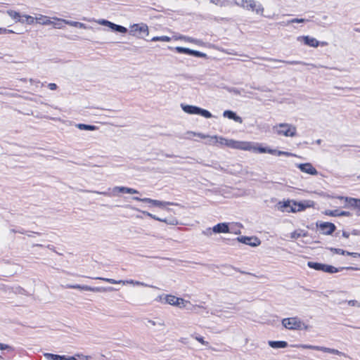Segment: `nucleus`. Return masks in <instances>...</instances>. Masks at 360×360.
I'll return each instance as SVG.
<instances>
[{
    "label": "nucleus",
    "instance_id": "nucleus-1",
    "mask_svg": "<svg viewBox=\"0 0 360 360\" xmlns=\"http://www.w3.org/2000/svg\"><path fill=\"white\" fill-rule=\"evenodd\" d=\"M311 205L309 202L307 203L297 202L295 200H288L286 201L279 202L278 203V209L284 212H297L304 210L307 207H309Z\"/></svg>",
    "mask_w": 360,
    "mask_h": 360
},
{
    "label": "nucleus",
    "instance_id": "nucleus-2",
    "mask_svg": "<svg viewBox=\"0 0 360 360\" xmlns=\"http://www.w3.org/2000/svg\"><path fill=\"white\" fill-rule=\"evenodd\" d=\"M273 130L278 136L295 137L297 135V128L289 123H279L273 127Z\"/></svg>",
    "mask_w": 360,
    "mask_h": 360
},
{
    "label": "nucleus",
    "instance_id": "nucleus-3",
    "mask_svg": "<svg viewBox=\"0 0 360 360\" xmlns=\"http://www.w3.org/2000/svg\"><path fill=\"white\" fill-rule=\"evenodd\" d=\"M307 266L309 268L314 269L315 270L322 271L323 272H327V273H330V274L337 273L342 269H354V268L351 267V266L336 268L331 265H328V264H324L314 262H308Z\"/></svg>",
    "mask_w": 360,
    "mask_h": 360
},
{
    "label": "nucleus",
    "instance_id": "nucleus-4",
    "mask_svg": "<svg viewBox=\"0 0 360 360\" xmlns=\"http://www.w3.org/2000/svg\"><path fill=\"white\" fill-rule=\"evenodd\" d=\"M181 107L185 112L190 115H200L205 118H211L212 117L210 112L195 105L181 104Z\"/></svg>",
    "mask_w": 360,
    "mask_h": 360
},
{
    "label": "nucleus",
    "instance_id": "nucleus-5",
    "mask_svg": "<svg viewBox=\"0 0 360 360\" xmlns=\"http://www.w3.org/2000/svg\"><path fill=\"white\" fill-rule=\"evenodd\" d=\"M66 288L69 289H79L86 291H91V292H106V291H113L115 290V289L112 287H91L89 285H72V284H68L65 286Z\"/></svg>",
    "mask_w": 360,
    "mask_h": 360
},
{
    "label": "nucleus",
    "instance_id": "nucleus-6",
    "mask_svg": "<svg viewBox=\"0 0 360 360\" xmlns=\"http://www.w3.org/2000/svg\"><path fill=\"white\" fill-rule=\"evenodd\" d=\"M94 279H98V280H101V281H105L107 283H111V284H120V283H122L123 285L124 284H132V285H140V286H144V287H150V288H155L154 286L153 285H150L147 283H145L143 282H141V281H134V280H126V281H123V280H115V279H112V278H103V277H96V278H94Z\"/></svg>",
    "mask_w": 360,
    "mask_h": 360
},
{
    "label": "nucleus",
    "instance_id": "nucleus-7",
    "mask_svg": "<svg viewBox=\"0 0 360 360\" xmlns=\"http://www.w3.org/2000/svg\"><path fill=\"white\" fill-rule=\"evenodd\" d=\"M282 325L288 330H300L304 323L298 317L295 316L283 319Z\"/></svg>",
    "mask_w": 360,
    "mask_h": 360
},
{
    "label": "nucleus",
    "instance_id": "nucleus-8",
    "mask_svg": "<svg viewBox=\"0 0 360 360\" xmlns=\"http://www.w3.org/2000/svg\"><path fill=\"white\" fill-rule=\"evenodd\" d=\"M132 199L136 200V201H140V202H148V203H150L153 206H156V207H165V205H178L177 203H174V202H166V201H160V200H153V199L148 198H141L139 197L135 196V197H133Z\"/></svg>",
    "mask_w": 360,
    "mask_h": 360
},
{
    "label": "nucleus",
    "instance_id": "nucleus-9",
    "mask_svg": "<svg viewBox=\"0 0 360 360\" xmlns=\"http://www.w3.org/2000/svg\"><path fill=\"white\" fill-rule=\"evenodd\" d=\"M250 146V142L247 141H238L233 139H228L226 146L231 148L234 149H240L243 150H246L247 149H250L248 147Z\"/></svg>",
    "mask_w": 360,
    "mask_h": 360
},
{
    "label": "nucleus",
    "instance_id": "nucleus-10",
    "mask_svg": "<svg viewBox=\"0 0 360 360\" xmlns=\"http://www.w3.org/2000/svg\"><path fill=\"white\" fill-rule=\"evenodd\" d=\"M317 226L324 235H331L336 229L335 225L330 222H321Z\"/></svg>",
    "mask_w": 360,
    "mask_h": 360
},
{
    "label": "nucleus",
    "instance_id": "nucleus-11",
    "mask_svg": "<svg viewBox=\"0 0 360 360\" xmlns=\"http://www.w3.org/2000/svg\"><path fill=\"white\" fill-rule=\"evenodd\" d=\"M341 200H345V202L351 207L356 209V214L360 217V199L348 198V197H339Z\"/></svg>",
    "mask_w": 360,
    "mask_h": 360
},
{
    "label": "nucleus",
    "instance_id": "nucleus-12",
    "mask_svg": "<svg viewBox=\"0 0 360 360\" xmlns=\"http://www.w3.org/2000/svg\"><path fill=\"white\" fill-rule=\"evenodd\" d=\"M237 240L242 243L252 247H257L260 244V240L257 237L240 236L237 238Z\"/></svg>",
    "mask_w": 360,
    "mask_h": 360
},
{
    "label": "nucleus",
    "instance_id": "nucleus-13",
    "mask_svg": "<svg viewBox=\"0 0 360 360\" xmlns=\"http://www.w3.org/2000/svg\"><path fill=\"white\" fill-rule=\"evenodd\" d=\"M297 167L304 173H307L311 175H317L318 172L313 167V165L311 163H302V164H297Z\"/></svg>",
    "mask_w": 360,
    "mask_h": 360
},
{
    "label": "nucleus",
    "instance_id": "nucleus-14",
    "mask_svg": "<svg viewBox=\"0 0 360 360\" xmlns=\"http://www.w3.org/2000/svg\"><path fill=\"white\" fill-rule=\"evenodd\" d=\"M245 9L255 11L257 14H262L264 11L262 4L256 2L255 0H248Z\"/></svg>",
    "mask_w": 360,
    "mask_h": 360
},
{
    "label": "nucleus",
    "instance_id": "nucleus-15",
    "mask_svg": "<svg viewBox=\"0 0 360 360\" xmlns=\"http://www.w3.org/2000/svg\"><path fill=\"white\" fill-rule=\"evenodd\" d=\"M299 41H302L304 44L310 46V47H318L320 44V42L315 38L311 37L309 36H302L297 38Z\"/></svg>",
    "mask_w": 360,
    "mask_h": 360
},
{
    "label": "nucleus",
    "instance_id": "nucleus-16",
    "mask_svg": "<svg viewBox=\"0 0 360 360\" xmlns=\"http://www.w3.org/2000/svg\"><path fill=\"white\" fill-rule=\"evenodd\" d=\"M44 356L47 360H77L74 356H66L65 355L53 354L51 353H45Z\"/></svg>",
    "mask_w": 360,
    "mask_h": 360
},
{
    "label": "nucleus",
    "instance_id": "nucleus-17",
    "mask_svg": "<svg viewBox=\"0 0 360 360\" xmlns=\"http://www.w3.org/2000/svg\"><path fill=\"white\" fill-rule=\"evenodd\" d=\"M248 147L250 149H247L246 150L253 151L255 153H268L269 151V148L263 147L259 143L250 142V146H248Z\"/></svg>",
    "mask_w": 360,
    "mask_h": 360
},
{
    "label": "nucleus",
    "instance_id": "nucleus-18",
    "mask_svg": "<svg viewBox=\"0 0 360 360\" xmlns=\"http://www.w3.org/2000/svg\"><path fill=\"white\" fill-rule=\"evenodd\" d=\"M212 231L214 233H229V227L228 223H219L212 227Z\"/></svg>",
    "mask_w": 360,
    "mask_h": 360
},
{
    "label": "nucleus",
    "instance_id": "nucleus-19",
    "mask_svg": "<svg viewBox=\"0 0 360 360\" xmlns=\"http://www.w3.org/2000/svg\"><path fill=\"white\" fill-rule=\"evenodd\" d=\"M116 192L125 193H129V194L139 193V191H137L134 188L124 187V186H115L112 188V195H115Z\"/></svg>",
    "mask_w": 360,
    "mask_h": 360
},
{
    "label": "nucleus",
    "instance_id": "nucleus-20",
    "mask_svg": "<svg viewBox=\"0 0 360 360\" xmlns=\"http://www.w3.org/2000/svg\"><path fill=\"white\" fill-rule=\"evenodd\" d=\"M223 116L224 117H227L230 120H233L235 122H238L240 124H241L243 122L242 118L240 116L237 115L236 114V112H234L233 111H231V110H227L224 111Z\"/></svg>",
    "mask_w": 360,
    "mask_h": 360
},
{
    "label": "nucleus",
    "instance_id": "nucleus-21",
    "mask_svg": "<svg viewBox=\"0 0 360 360\" xmlns=\"http://www.w3.org/2000/svg\"><path fill=\"white\" fill-rule=\"evenodd\" d=\"M131 29H132L133 32H139V33H144V34H146V36H148L149 34L148 27L146 24H143V23L141 25L134 24V25H132Z\"/></svg>",
    "mask_w": 360,
    "mask_h": 360
},
{
    "label": "nucleus",
    "instance_id": "nucleus-22",
    "mask_svg": "<svg viewBox=\"0 0 360 360\" xmlns=\"http://www.w3.org/2000/svg\"><path fill=\"white\" fill-rule=\"evenodd\" d=\"M35 20L37 23L42 25H51V18L43 15L41 14H38L35 17Z\"/></svg>",
    "mask_w": 360,
    "mask_h": 360
},
{
    "label": "nucleus",
    "instance_id": "nucleus-23",
    "mask_svg": "<svg viewBox=\"0 0 360 360\" xmlns=\"http://www.w3.org/2000/svg\"><path fill=\"white\" fill-rule=\"evenodd\" d=\"M6 13L15 22H20L21 23L25 22V20L22 18V17L20 15V13L13 10H8Z\"/></svg>",
    "mask_w": 360,
    "mask_h": 360
},
{
    "label": "nucleus",
    "instance_id": "nucleus-24",
    "mask_svg": "<svg viewBox=\"0 0 360 360\" xmlns=\"http://www.w3.org/2000/svg\"><path fill=\"white\" fill-rule=\"evenodd\" d=\"M269 345L274 349L285 348L288 347V342L285 341H273L268 342Z\"/></svg>",
    "mask_w": 360,
    "mask_h": 360
},
{
    "label": "nucleus",
    "instance_id": "nucleus-25",
    "mask_svg": "<svg viewBox=\"0 0 360 360\" xmlns=\"http://www.w3.org/2000/svg\"><path fill=\"white\" fill-rule=\"evenodd\" d=\"M267 60L270 61H276V62H282L284 63L290 64V65H309V63H304L303 61L300 60H276L273 58H267ZM310 65L314 66V65L310 64Z\"/></svg>",
    "mask_w": 360,
    "mask_h": 360
},
{
    "label": "nucleus",
    "instance_id": "nucleus-26",
    "mask_svg": "<svg viewBox=\"0 0 360 360\" xmlns=\"http://www.w3.org/2000/svg\"><path fill=\"white\" fill-rule=\"evenodd\" d=\"M268 153L274 155H277V156H281V155H285L286 157L295 156V155H294L293 153H291L290 152L281 151V150H278L276 149H271V148H269Z\"/></svg>",
    "mask_w": 360,
    "mask_h": 360
},
{
    "label": "nucleus",
    "instance_id": "nucleus-27",
    "mask_svg": "<svg viewBox=\"0 0 360 360\" xmlns=\"http://www.w3.org/2000/svg\"><path fill=\"white\" fill-rule=\"evenodd\" d=\"M321 352H328V353H330V354H336V355H339V356H347V355L338 350V349H332V348H328V347H322V349H321Z\"/></svg>",
    "mask_w": 360,
    "mask_h": 360
},
{
    "label": "nucleus",
    "instance_id": "nucleus-28",
    "mask_svg": "<svg viewBox=\"0 0 360 360\" xmlns=\"http://www.w3.org/2000/svg\"><path fill=\"white\" fill-rule=\"evenodd\" d=\"M178 300L179 297L173 295H167L166 304L176 307V305L179 304Z\"/></svg>",
    "mask_w": 360,
    "mask_h": 360
},
{
    "label": "nucleus",
    "instance_id": "nucleus-29",
    "mask_svg": "<svg viewBox=\"0 0 360 360\" xmlns=\"http://www.w3.org/2000/svg\"><path fill=\"white\" fill-rule=\"evenodd\" d=\"M76 127L80 130H88V131H94L97 129V127L95 125H90L86 124H77Z\"/></svg>",
    "mask_w": 360,
    "mask_h": 360
},
{
    "label": "nucleus",
    "instance_id": "nucleus-30",
    "mask_svg": "<svg viewBox=\"0 0 360 360\" xmlns=\"http://www.w3.org/2000/svg\"><path fill=\"white\" fill-rule=\"evenodd\" d=\"M52 19L56 21V23H54V28L56 29L63 28V25L66 24V22H68L67 20L58 18L56 17H53Z\"/></svg>",
    "mask_w": 360,
    "mask_h": 360
},
{
    "label": "nucleus",
    "instance_id": "nucleus-31",
    "mask_svg": "<svg viewBox=\"0 0 360 360\" xmlns=\"http://www.w3.org/2000/svg\"><path fill=\"white\" fill-rule=\"evenodd\" d=\"M110 29H112L114 31L120 32V33H126L127 32V29L122 25H116L113 22H112V25H110Z\"/></svg>",
    "mask_w": 360,
    "mask_h": 360
},
{
    "label": "nucleus",
    "instance_id": "nucleus-32",
    "mask_svg": "<svg viewBox=\"0 0 360 360\" xmlns=\"http://www.w3.org/2000/svg\"><path fill=\"white\" fill-rule=\"evenodd\" d=\"M66 25H70L72 27H79V28H82V29L86 28V25L85 24H84L82 22H76V21L68 20V22H66Z\"/></svg>",
    "mask_w": 360,
    "mask_h": 360
},
{
    "label": "nucleus",
    "instance_id": "nucleus-33",
    "mask_svg": "<svg viewBox=\"0 0 360 360\" xmlns=\"http://www.w3.org/2000/svg\"><path fill=\"white\" fill-rule=\"evenodd\" d=\"M151 41L169 42L171 41V38L167 36L154 37L151 39Z\"/></svg>",
    "mask_w": 360,
    "mask_h": 360
},
{
    "label": "nucleus",
    "instance_id": "nucleus-34",
    "mask_svg": "<svg viewBox=\"0 0 360 360\" xmlns=\"http://www.w3.org/2000/svg\"><path fill=\"white\" fill-rule=\"evenodd\" d=\"M176 51L179 53L191 55L192 49H190L188 48L177 46L176 47Z\"/></svg>",
    "mask_w": 360,
    "mask_h": 360
},
{
    "label": "nucleus",
    "instance_id": "nucleus-35",
    "mask_svg": "<svg viewBox=\"0 0 360 360\" xmlns=\"http://www.w3.org/2000/svg\"><path fill=\"white\" fill-rule=\"evenodd\" d=\"M179 304L176 305V307H178L179 308H186L187 304H190V302L188 300H185L183 298L179 297L178 300Z\"/></svg>",
    "mask_w": 360,
    "mask_h": 360
},
{
    "label": "nucleus",
    "instance_id": "nucleus-36",
    "mask_svg": "<svg viewBox=\"0 0 360 360\" xmlns=\"http://www.w3.org/2000/svg\"><path fill=\"white\" fill-rule=\"evenodd\" d=\"M159 221H162V222H165L167 224H169V225H176L178 224V220L175 218H171V219H162L161 218V220H159Z\"/></svg>",
    "mask_w": 360,
    "mask_h": 360
},
{
    "label": "nucleus",
    "instance_id": "nucleus-37",
    "mask_svg": "<svg viewBox=\"0 0 360 360\" xmlns=\"http://www.w3.org/2000/svg\"><path fill=\"white\" fill-rule=\"evenodd\" d=\"M309 20L304 18H292L287 21V25H290L292 23H301L308 22Z\"/></svg>",
    "mask_w": 360,
    "mask_h": 360
},
{
    "label": "nucleus",
    "instance_id": "nucleus-38",
    "mask_svg": "<svg viewBox=\"0 0 360 360\" xmlns=\"http://www.w3.org/2000/svg\"><path fill=\"white\" fill-rule=\"evenodd\" d=\"M323 214L326 215H328V216H331V217H339V210H326L323 212Z\"/></svg>",
    "mask_w": 360,
    "mask_h": 360
},
{
    "label": "nucleus",
    "instance_id": "nucleus-39",
    "mask_svg": "<svg viewBox=\"0 0 360 360\" xmlns=\"http://www.w3.org/2000/svg\"><path fill=\"white\" fill-rule=\"evenodd\" d=\"M248 3V0H234V4L238 6H240L243 8L247 7V4Z\"/></svg>",
    "mask_w": 360,
    "mask_h": 360
},
{
    "label": "nucleus",
    "instance_id": "nucleus-40",
    "mask_svg": "<svg viewBox=\"0 0 360 360\" xmlns=\"http://www.w3.org/2000/svg\"><path fill=\"white\" fill-rule=\"evenodd\" d=\"M207 138L208 139V140L206 142V143L209 144V145L215 144L218 141V136H208V137H207Z\"/></svg>",
    "mask_w": 360,
    "mask_h": 360
},
{
    "label": "nucleus",
    "instance_id": "nucleus-41",
    "mask_svg": "<svg viewBox=\"0 0 360 360\" xmlns=\"http://www.w3.org/2000/svg\"><path fill=\"white\" fill-rule=\"evenodd\" d=\"M191 56H193L195 57H198V58H207V55L205 53L198 51H195V50L191 51Z\"/></svg>",
    "mask_w": 360,
    "mask_h": 360
},
{
    "label": "nucleus",
    "instance_id": "nucleus-42",
    "mask_svg": "<svg viewBox=\"0 0 360 360\" xmlns=\"http://www.w3.org/2000/svg\"><path fill=\"white\" fill-rule=\"evenodd\" d=\"M331 252H333V253H335V254H340V255H346L347 253V251L342 250V249H340V248H328Z\"/></svg>",
    "mask_w": 360,
    "mask_h": 360
},
{
    "label": "nucleus",
    "instance_id": "nucleus-43",
    "mask_svg": "<svg viewBox=\"0 0 360 360\" xmlns=\"http://www.w3.org/2000/svg\"><path fill=\"white\" fill-rule=\"evenodd\" d=\"M166 297L167 295L162 294L159 296H158L155 300L158 302H160L162 304H166Z\"/></svg>",
    "mask_w": 360,
    "mask_h": 360
},
{
    "label": "nucleus",
    "instance_id": "nucleus-44",
    "mask_svg": "<svg viewBox=\"0 0 360 360\" xmlns=\"http://www.w3.org/2000/svg\"><path fill=\"white\" fill-rule=\"evenodd\" d=\"M22 17L25 18V22L26 21L29 25L33 24L35 20V18L28 15H23Z\"/></svg>",
    "mask_w": 360,
    "mask_h": 360
},
{
    "label": "nucleus",
    "instance_id": "nucleus-45",
    "mask_svg": "<svg viewBox=\"0 0 360 360\" xmlns=\"http://www.w3.org/2000/svg\"><path fill=\"white\" fill-rule=\"evenodd\" d=\"M144 215H146L155 220H157V221H159V220H161V218L147 212V211H141Z\"/></svg>",
    "mask_w": 360,
    "mask_h": 360
},
{
    "label": "nucleus",
    "instance_id": "nucleus-46",
    "mask_svg": "<svg viewBox=\"0 0 360 360\" xmlns=\"http://www.w3.org/2000/svg\"><path fill=\"white\" fill-rule=\"evenodd\" d=\"M228 139L221 136H218V141L217 143H219L220 146H226Z\"/></svg>",
    "mask_w": 360,
    "mask_h": 360
},
{
    "label": "nucleus",
    "instance_id": "nucleus-47",
    "mask_svg": "<svg viewBox=\"0 0 360 360\" xmlns=\"http://www.w3.org/2000/svg\"><path fill=\"white\" fill-rule=\"evenodd\" d=\"M99 25H105V26H108L109 27H110V25H112V22L110 21H108L107 20H104V19H102V20H98L97 22Z\"/></svg>",
    "mask_w": 360,
    "mask_h": 360
},
{
    "label": "nucleus",
    "instance_id": "nucleus-48",
    "mask_svg": "<svg viewBox=\"0 0 360 360\" xmlns=\"http://www.w3.org/2000/svg\"><path fill=\"white\" fill-rule=\"evenodd\" d=\"M194 338L198 341L199 342H200L202 345H205V346H208L209 345V342H207V341H205L203 338L202 337H200V336H195Z\"/></svg>",
    "mask_w": 360,
    "mask_h": 360
},
{
    "label": "nucleus",
    "instance_id": "nucleus-49",
    "mask_svg": "<svg viewBox=\"0 0 360 360\" xmlns=\"http://www.w3.org/2000/svg\"><path fill=\"white\" fill-rule=\"evenodd\" d=\"M188 134H193V135L197 136L201 139H206L207 137H208L207 135L203 134L202 133H195V132H193V131H188Z\"/></svg>",
    "mask_w": 360,
    "mask_h": 360
},
{
    "label": "nucleus",
    "instance_id": "nucleus-50",
    "mask_svg": "<svg viewBox=\"0 0 360 360\" xmlns=\"http://www.w3.org/2000/svg\"><path fill=\"white\" fill-rule=\"evenodd\" d=\"M202 233L205 236H210L212 235V233H213L212 228H207L205 230L202 231Z\"/></svg>",
    "mask_w": 360,
    "mask_h": 360
},
{
    "label": "nucleus",
    "instance_id": "nucleus-51",
    "mask_svg": "<svg viewBox=\"0 0 360 360\" xmlns=\"http://www.w3.org/2000/svg\"><path fill=\"white\" fill-rule=\"evenodd\" d=\"M0 349H1V350L9 349V350L13 351V348L11 347V346H9L8 345L0 343Z\"/></svg>",
    "mask_w": 360,
    "mask_h": 360
},
{
    "label": "nucleus",
    "instance_id": "nucleus-52",
    "mask_svg": "<svg viewBox=\"0 0 360 360\" xmlns=\"http://www.w3.org/2000/svg\"><path fill=\"white\" fill-rule=\"evenodd\" d=\"M210 2L219 6H223L225 5L224 1L221 0H210Z\"/></svg>",
    "mask_w": 360,
    "mask_h": 360
},
{
    "label": "nucleus",
    "instance_id": "nucleus-53",
    "mask_svg": "<svg viewBox=\"0 0 360 360\" xmlns=\"http://www.w3.org/2000/svg\"><path fill=\"white\" fill-rule=\"evenodd\" d=\"M6 33H14V32L11 30H7L6 28L0 27V34H4Z\"/></svg>",
    "mask_w": 360,
    "mask_h": 360
},
{
    "label": "nucleus",
    "instance_id": "nucleus-54",
    "mask_svg": "<svg viewBox=\"0 0 360 360\" xmlns=\"http://www.w3.org/2000/svg\"><path fill=\"white\" fill-rule=\"evenodd\" d=\"M347 303L349 306H356L360 307V303H359L356 300H349Z\"/></svg>",
    "mask_w": 360,
    "mask_h": 360
},
{
    "label": "nucleus",
    "instance_id": "nucleus-55",
    "mask_svg": "<svg viewBox=\"0 0 360 360\" xmlns=\"http://www.w3.org/2000/svg\"><path fill=\"white\" fill-rule=\"evenodd\" d=\"M352 214L349 212L347 211H339V217L343 216V217H350Z\"/></svg>",
    "mask_w": 360,
    "mask_h": 360
},
{
    "label": "nucleus",
    "instance_id": "nucleus-56",
    "mask_svg": "<svg viewBox=\"0 0 360 360\" xmlns=\"http://www.w3.org/2000/svg\"><path fill=\"white\" fill-rule=\"evenodd\" d=\"M92 193H97V194H101V195H106V196H111V194L109 192H107V191H92Z\"/></svg>",
    "mask_w": 360,
    "mask_h": 360
},
{
    "label": "nucleus",
    "instance_id": "nucleus-57",
    "mask_svg": "<svg viewBox=\"0 0 360 360\" xmlns=\"http://www.w3.org/2000/svg\"><path fill=\"white\" fill-rule=\"evenodd\" d=\"M346 255H351L354 257H360V254L359 253H357V252H347Z\"/></svg>",
    "mask_w": 360,
    "mask_h": 360
},
{
    "label": "nucleus",
    "instance_id": "nucleus-58",
    "mask_svg": "<svg viewBox=\"0 0 360 360\" xmlns=\"http://www.w3.org/2000/svg\"><path fill=\"white\" fill-rule=\"evenodd\" d=\"M48 86L51 90H56L57 89V85L55 83H49Z\"/></svg>",
    "mask_w": 360,
    "mask_h": 360
},
{
    "label": "nucleus",
    "instance_id": "nucleus-59",
    "mask_svg": "<svg viewBox=\"0 0 360 360\" xmlns=\"http://www.w3.org/2000/svg\"><path fill=\"white\" fill-rule=\"evenodd\" d=\"M12 231L14 232V233H22V234L25 233V231L23 229H19V230H17V231L12 230Z\"/></svg>",
    "mask_w": 360,
    "mask_h": 360
},
{
    "label": "nucleus",
    "instance_id": "nucleus-60",
    "mask_svg": "<svg viewBox=\"0 0 360 360\" xmlns=\"http://www.w3.org/2000/svg\"><path fill=\"white\" fill-rule=\"evenodd\" d=\"M321 349H322V347L321 346H314L313 345L312 349L321 351Z\"/></svg>",
    "mask_w": 360,
    "mask_h": 360
},
{
    "label": "nucleus",
    "instance_id": "nucleus-61",
    "mask_svg": "<svg viewBox=\"0 0 360 360\" xmlns=\"http://www.w3.org/2000/svg\"><path fill=\"white\" fill-rule=\"evenodd\" d=\"M342 236L347 238L349 236V233L347 231H342Z\"/></svg>",
    "mask_w": 360,
    "mask_h": 360
},
{
    "label": "nucleus",
    "instance_id": "nucleus-62",
    "mask_svg": "<svg viewBox=\"0 0 360 360\" xmlns=\"http://www.w3.org/2000/svg\"><path fill=\"white\" fill-rule=\"evenodd\" d=\"M302 347L305 348V349H312L313 345H302Z\"/></svg>",
    "mask_w": 360,
    "mask_h": 360
},
{
    "label": "nucleus",
    "instance_id": "nucleus-63",
    "mask_svg": "<svg viewBox=\"0 0 360 360\" xmlns=\"http://www.w3.org/2000/svg\"><path fill=\"white\" fill-rule=\"evenodd\" d=\"M359 231L358 230H356V229H354L352 231V234L355 235V236L359 235Z\"/></svg>",
    "mask_w": 360,
    "mask_h": 360
},
{
    "label": "nucleus",
    "instance_id": "nucleus-64",
    "mask_svg": "<svg viewBox=\"0 0 360 360\" xmlns=\"http://www.w3.org/2000/svg\"><path fill=\"white\" fill-rule=\"evenodd\" d=\"M299 236H300V234H297L295 232L292 234V238H297Z\"/></svg>",
    "mask_w": 360,
    "mask_h": 360
}]
</instances>
